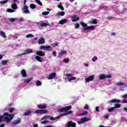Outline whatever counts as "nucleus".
<instances>
[{"label":"nucleus","instance_id":"nucleus-28","mask_svg":"<svg viewBox=\"0 0 127 127\" xmlns=\"http://www.w3.org/2000/svg\"><path fill=\"white\" fill-rule=\"evenodd\" d=\"M33 52H32V50L29 49H27L25 51V54H29V53H32Z\"/></svg>","mask_w":127,"mask_h":127},{"label":"nucleus","instance_id":"nucleus-40","mask_svg":"<svg viewBox=\"0 0 127 127\" xmlns=\"http://www.w3.org/2000/svg\"><path fill=\"white\" fill-rule=\"evenodd\" d=\"M32 80V78H28L26 80H25V83H30V81Z\"/></svg>","mask_w":127,"mask_h":127},{"label":"nucleus","instance_id":"nucleus-7","mask_svg":"<svg viewBox=\"0 0 127 127\" xmlns=\"http://www.w3.org/2000/svg\"><path fill=\"white\" fill-rule=\"evenodd\" d=\"M66 127H76V123L72 121H69Z\"/></svg>","mask_w":127,"mask_h":127},{"label":"nucleus","instance_id":"nucleus-29","mask_svg":"<svg viewBox=\"0 0 127 127\" xmlns=\"http://www.w3.org/2000/svg\"><path fill=\"white\" fill-rule=\"evenodd\" d=\"M30 114H31V111L28 110L27 112L24 113V116H29Z\"/></svg>","mask_w":127,"mask_h":127},{"label":"nucleus","instance_id":"nucleus-37","mask_svg":"<svg viewBox=\"0 0 127 127\" xmlns=\"http://www.w3.org/2000/svg\"><path fill=\"white\" fill-rule=\"evenodd\" d=\"M89 114V112L88 111H85L82 113H81L80 116H87Z\"/></svg>","mask_w":127,"mask_h":127},{"label":"nucleus","instance_id":"nucleus-59","mask_svg":"<svg viewBox=\"0 0 127 127\" xmlns=\"http://www.w3.org/2000/svg\"><path fill=\"white\" fill-rule=\"evenodd\" d=\"M109 115H105L104 116V119H108V118H109Z\"/></svg>","mask_w":127,"mask_h":127},{"label":"nucleus","instance_id":"nucleus-30","mask_svg":"<svg viewBox=\"0 0 127 127\" xmlns=\"http://www.w3.org/2000/svg\"><path fill=\"white\" fill-rule=\"evenodd\" d=\"M66 53H67V51H64L61 52L59 55H60L61 56H63V55H64V54H66Z\"/></svg>","mask_w":127,"mask_h":127},{"label":"nucleus","instance_id":"nucleus-12","mask_svg":"<svg viewBox=\"0 0 127 127\" xmlns=\"http://www.w3.org/2000/svg\"><path fill=\"white\" fill-rule=\"evenodd\" d=\"M71 21L73 22H76V21H77V20H79V17H76V15H73L71 17Z\"/></svg>","mask_w":127,"mask_h":127},{"label":"nucleus","instance_id":"nucleus-22","mask_svg":"<svg viewBox=\"0 0 127 127\" xmlns=\"http://www.w3.org/2000/svg\"><path fill=\"white\" fill-rule=\"evenodd\" d=\"M80 24L82 27H84V28L88 26V25L86 24V23H84L83 21H80Z\"/></svg>","mask_w":127,"mask_h":127},{"label":"nucleus","instance_id":"nucleus-54","mask_svg":"<svg viewBox=\"0 0 127 127\" xmlns=\"http://www.w3.org/2000/svg\"><path fill=\"white\" fill-rule=\"evenodd\" d=\"M123 99H127V94H125L122 96Z\"/></svg>","mask_w":127,"mask_h":127},{"label":"nucleus","instance_id":"nucleus-26","mask_svg":"<svg viewBox=\"0 0 127 127\" xmlns=\"http://www.w3.org/2000/svg\"><path fill=\"white\" fill-rule=\"evenodd\" d=\"M40 25L41 26V27H46V26H48L49 24H47V23H42Z\"/></svg>","mask_w":127,"mask_h":127},{"label":"nucleus","instance_id":"nucleus-9","mask_svg":"<svg viewBox=\"0 0 127 127\" xmlns=\"http://www.w3.org/2000/svg\"><path fill=\"white\" fill-rule=\"evenodd\" d=\"M21 75H22V76L23 77V78H26V77H27L26 70H25L24 69H22L21 70Z\"/></svg>","mask_w":127,"mask_h":127},{"label":"nucleus","instance_id":"nucleus-21","mask_svg":"<svg viewBox=\"0 0 127 127\" xmlns=\"http://www.w3.org/2000/svg\"><path fill=\"white\" fill-rule=\"evenodd\" d=\"M116 86H119V87H121L122 86H125L126 85V83L123 82H119L115 84Z\"/></svg>","mask_w":127,"mask_h":127},{"label":"nucleus","instance_id":"nucleus-14","mask_svg":"<svg viewBox=\"0 0 127 127\" xmlns=\"http://www.w3.org/2000/svg\"><path fill=\"white\" fill-rule=\"evenodd\" d=\"M94 78L95 77L94 76V75L89 76L88 78L85 79V82H90V81H93Z\"/></svg>","mask_w":127,"mask_h":127},{"label":"nucleus","instance_id":"nucleus-38","mask_svg":"<svg viewBox=\"0 0 127 127\" xmlns=\"http://www.w3.org/2000/svg\"><path fill=\"white\" fill-rule=\"evenodd\" d=\"M41 85H42V83H41V81H40L39 80H37L36 81V85L37 86H41Z\"/></svg>","mask_w":127,"mask_h":127},{"label":"nucleus","instance_id":"nucleus-49","mask_svg":"<svg viewBox=\"0 0 127 127\" xmlns=\"http://www.w3.org/2000/svg\"><path fill=\"white\" fill-rule=\"evenodd\" d=\"M49 14V11L42 12L43 15H47V14Z\"/></svg>","mask_w":127,"mask_h":127},{"label":"nucleus","instance_id":"nucleus-18","mask_svg":"<svg viewBox=\"0 0 127 127\" xmlns=\"http://www.w3.org/2000/svg\"><path fill=\"white\" fill-rule=\"evenodd\" d=\"M37 55H38V56L43 57L45 56V54L42 51H39L37 52Z\"/></svg>","mask_w":127,"mask_h":127},{"label":"nucleus","instance_id":"nucleus-43","mask_svg":"<svg viewBox=\"0 0 127 127\" xmlns=\"http://www.w3.org/2000/svg\"><path fill=\"white\" fill-rule=\"evenodd\" d=\"M8 111H9V113H11L13 112V111H14V108H10L8 109Z\"/></svg>","mask_w":127,"mask_h":127},{"label":"nucleus","instance_id":"nucleus-2","mask_svg":"<svg viewBox=\"0 0 127 127\" xmlns=\"http://www.w3.org/2000/svg\"><path fill=\"white\" fill-rule=\"evenodd\" d=\"M14 116L13 114H9L7 112L4 113L3 115H0V124L2 122H6L7 124L10 123L11 120L13 119Z\"/></svg>","mask_w":127,"mask_h":127},{"label":"nucleus","instance_id":"nucleus-47","mask_svg":"<svg viewBox=\"0 0 127 127\" xmlns=\"http://www.w3.org/2000/svg\"><path fill=\"white\" fill-rule=\"evenodd\" d=\"M97 60H98V58L96 57H94L92 59V61H93V62H95V61H96Z\"/></svg>","mask_w":127,"mask_h":127},{"label":"nucleus","instance_id":"nucleus-50","mask_svg":"<svg viewBox=\"0 0 127 127\" xmlns=\"http://www.w3.org/2000/svg\"><path fill=\"white\" fill-rule=\"evenodd\" d=\"M84 110H89V105L86 104L85 106L84 107Z\"/></svg>","mask_w":127,"mask_h":127},{"label":"nucleus","instance_id":"nucleus-23","mask_svg":"<svg viewBox=\"0 0 127 127\" xmlns=\"http://www.w3.org/2000/svg\"><path fill=\"white\" fill-rule=\"evenodd\" d=\"M90 23L91 24H97L98 23V21H97V19H93L90 21Z\"/></svg>","mask_w":127,"mask_h":127},{"label":"nucleus","instance_id":"nucleus-6","mask_svg":"<svg viewBox=\"0 0 127 127\" xmlns=\"http://www.w3.org/2000/svg\"><path fill=\"white\" fill-rule=\"evenodd\" d=\"M107 78H112V75H111V74H108L107 75L105 74H101L99 77L100 80H104V79Z\"/></svg>","mask_w":127,"mask_h":127},{"label":"nucleus","instance_id":"nucleus-51","mask_svg":"<svg viewBox=\"0 0 127 127\" xmlns=\"http://www.w3.org/2000/svg\"><path fill=\"white\" fill-rule=\"evenodd\" d=\"M65 76L66 77H72V76H73V74H71V73H67L65 74Z\"/></svg>","mask_w":127,"mask_h":127},{"label":"nucleus","instance_id":"nucleus-34","mask_svg":"<svg viewBox=\"0 0 127 127\" xmlns=\"http://www.w3.org/2000/svg\"><path fill=\"white\" fill-rule=\"evenodd\" d=\"M36 2L41 6H42V2L40 1V0H36Z\"/></svg>","mask_w":127,"mask_h":127},{"label":"nucleus","instance_id":"nucleus-62","mask_svg":"<svg viewBox=\"0 0 127 127\" xmlns=\"http://www.w3.org/2000/svg\"><path fill=\"white\" fill-rule=\"evenodd\" d=\"M123 110H124V111H126V112H127V108L124 107V108H123Z\"/></svg>","mask_w":127,"mask_h":127},{"label":"nucleus","instance_id":"nucleus-1","mask_svg":"<svg viewBox=\"0 0 127 127\" xmlns=\"http://www.w3.org/2000/svg\"><path fill=\"white\" fill-rule=\"evenodd\" d=\"M71 109H72V106L69 105L68 106H66L59 109V113H63V112H64L65 113H63L55 118L51 117H50V120L51 121H55L58 119H60V118H62V117H64V116H68V115H71V114H72V111H68L69 110H71Z\"/></svg>","mask_w":127,"mask_h":127},{"label":"nucleus","instance_id":"nucleus-19","mask_svg":"<svg viewBox=\"0 0 127 127\" xmlns=\"http://www.w3.org/2000/svg\"><path fill=\"white\" fill-rule=\"evenodd\" d=\"M38 108L39 109H41V110H44V109H46L47 108V106H46V105H38Z\"/></svg>","mask_w":127,"mask_h":127},{"label":"nucleus","instance_id":"nucleus-15","mask_svg":"<svg viewBox=\"0 0 127 127\" xmlns=\"http://www.w3.org/2000/svg\"><path fill=\"white\" fill-rule=\"evenodd\" d=\"M21 119L18 118L17 120H15L14 122H12V125L16 126V125H18L20 123Z\"/></svg>","mask_w":127,"mask_h":127},{"label":"nucleus","instance_id":"nucleus-45","mask_svg":"<svg viewBox=\"0 0 127 127\" xmlns=\"http://www.w3.org/2000/svg\"><path fill=\"white\" fill-rule=\"evenodd\" d=\"M115 109V107L109 108L108 109V112H109L110 113H112V112H113V111H114Z\"/></svg>","mask_w":127,"mask_h":127},{"label":"nucleus","instance_id":"nucleus-53","mask_svg":"<svg viewBox=\"0 0 127 127\" xmlns=\"http://www.w3.org/2000/svg\"><path fill=\"white\" fill-rule=\"evenodd\" d=\"M49 116H46L45 117H44L43 118H42L41 120L43 121V120H46V119H47V118H49Z\"/></svg>","mask_w":127,"mask_h":127},{"label":"nucleus","instance_id":"nucleus-4","mask_svg":"<svg viewBox=\"0 0 127 127\" xmlns=\"http://www.w3.org/2000/svg\"><path fill=\"white\" fill-rule=\"evenodd\" d=\"M40 49H46L47 51H52L53 50L50 46H45L44 45L41 46Z\"/></svg>","mask_w":127,"mask_h":127},{"label":"nucleus","instance_id":"nucleus-24","mask_svg":"<svg viewBox=\"0 0 127 127\" xmlns=\"http://www.w3.org/2000/svg\"><path fill=\"white\" fill-rule=\"evenodd\" d=\"M11 7H12V9H17V5H16V3L14 2L11 5Z\"/></svg>","mask_w":127,"mask_h":127},{"label":"nucleus","instance_id":"nucleus-27","mask_svg":"<svg viewBox=\"0 0 127 127\" xmlns=\"http://www.w3.org/2000/svg\"><path fill=\"white\" fill-rule=\"evenodd\" d=\"M57 15H60L61 16H64V15H65V13L64 11H59Z\"/></svg>","mask_w":127,"mask_h":127},{"label":"nucleus","instance_id":"nucleus-10","mask_svg":"<svg viewBox=\"0 0 127 127\" xmlns=\"http://www.w3.org/2000/svg\"><path fill=\"white\" fill-rule=\"evenodd\" d=\"M55 77H56V73L54 72L51 73L49 77H48V79L49 80H52L53 79H54V78H55Z\"/></svg>","mask_w":127,"mask_h":127},{"label":"nucleus","instance_id":"nucleus-52","mask_svg":"<svg viewBox=\"0 0 127 127\" xmlns=\"http://www.w3.org/2000/svg\"><path fill=\"white\" fill-rule=\"evenodd\" d=\"M73 80H76V77H72L71 78L68 79V81H72Z\"/></svg>","mask_w":127,"mask_h":127},{"label":"nucleus","instance_id":"nucleus-58","mask_svg":"<svg viewBox=\"0 0 127 127\" xmlns=\"http://www.w3.org/2000/svg\"><path fill=\"white\" fill-rule=\"evenodd\" d=\"M18 21H20V22L23 21V18H19V19H18Z\"/></svg>","mask_w":127,"mask_h":127},{"label":"nucleus","instance_id":"nucleus-20","mask_svg":"<svg viewBox=\"0 0 127 127\" xmlns=\"http://www.w3.org/2000/svg\"><path fill=\"white\" fill-rule=\"evenodd\" d=\"M0 36H1L3 38H6V35H5V33H4L2 31H0Z\"/></svg>","mask_w":127,"mask_h":127},{"label":"nucleus","instance_id":"nucleus-35","mask_svg":"<svg viewBox=\"0 0 127 127\" xmlns=\"http://www.w3.org/2000/svg\"><path fill=\"white\" fill-rule=\"evenodd\" d=\"M26 37H27V38H30L31 37H34V36L32 34H28L26 35Z\"/></svg>","mask_w":127,"mask_h":127},{"label":"nucleus","instance_id":"nucleus-41","mask_svg":"<svg viewBox=\"0 0 127 127\" xmlns=\"http://www.w3.org/2000/svg\"><path fill=\"white\" fill-rule=\"evenodd\" d=\"M8 61L4 60L2 61V64L4 65H6L7 64Z\"/></svg>","mask_w":127,"mask_h":127},{"label":"nucleus","instance_id":"nucleus-31","mask_svg":"<svg viewBox=\"0 0 127 127\" xmlns=\"http://www.w3.org/2000/svg\"><path fill=\"white\" fill-rule=\"evenodd\" d=\"M30 7L32 9H34L36 8V6L34 4H31L30 5Z\"/></svg>","mask_w":127,"mask_h":127},{"label":"nucleus","instance_id":"nucleus-25","mask_svg":"<svg viewBox=\"0 0 127 127\" xmlns=\"http://www.w3.org/2000/svg\"><path fill=\"white\" fill-rule=\"evenodd\" d=\"M35 58L37 60V61H38L39 62H42V60H41V57L37 56L35 57Z\"/></svg>","mask_w":127,"mask_h":127},{"label":"nucleus","instance_id":"nucleus-63","mask_svg":"<svg viewBox=\"0 0 127 127\" xmlns=\"http://www.w3.org/2000/svg\"><path fill=\"white\" fill-rule=\"evenodd\" d=\"M54 44L55 46H57L58 45V43H55Z\"/></svg>","mask_w":127,"mask_h":127},{"label":"nucleus","instance_id":"nucleus-5","mask_svg":"<svg viewBox=\"0 0 127 127\" xmlns=\"http://www.w3.org/2000/svg\"><path fill=\"white\" fill-rule=\"evenodd\" d=\"M35 113L36 114H39V115H43L45 114H47V113H48V111L46 110H38L35 111Z\"/></svg>","mask_w":127,"mask_h":127},{"label":"nucleus","instance_id":"nucleus-32","mask_svg":"<svg viewBox=\"0 0 127 127\" xmlns=\"http://www.w3.org/2000/svg\"><path fill=\"white\" fill-rule=\"evenodd\" d=\"M58 7L59 8H60V9H61V10H64V7H63V6H62V4H58Z\"/></svg>","mask_w":127,"mask_h":127},{"label":"nucleus","instance_id":"nucleus-46","mask_svg":"<svg viewBox=\"0 0 127 127\" xmlns=\"http://www.w3.org/2000/svg\"><path fill=\"white\" fill-rule=\"evenodd\" d=\"M80 27V24L78 23H76L75 24V28L78 29Z\"/></svg>","mask_w":127,"mask_h":127},{"label":"nucleus","instance_id":"nucleus-61","mask_svg":"<svg viewBox=\"0 0 127 127\" xmlns=\"http://www.w3.org/2000/svg\"><path fill=\"white\" fill-rule=\"evenodd\" d=\"M33 127H38V125L37 124H34V125H33Z\"/></svg>","mask_w":127,"mask_h":127},{"label":"nucleus","instance_id":"nucleus-11","mask_svg":"<svg viewBox=\"0 0 127 127\" xmlns=\"http://www.w3.org/2000/svg\"><path fill=\"white\" fill-rule=\"evenodd\" d=\"M109 104H112V103H121V100L117 99H113L112 100H110L108 101Z\"/></svg>","mask_w":127,"mask_h":127},{"label":"nucleus","instance_id":"nucleus-39","mask_svg":"<svg viewBox=\"0 0 127 127\" xmlns=\"http://www.w3.org/2000/svg\"><path fill=\"white\" fill-rule=\"evenodd\" d=\"M114 108L115 109H119V108H121V104H116L115 106H114Z\"/></svg>","mask_w":127,"mask_h":127},{"label":"nucleus","instance_id":"nucleus-60","mask_svg":"<svg viewBox=\"0 0 127 127\" xmlns=\"http://www.w3.org/2000/svg\"><path fill=\"white\" fill-rule=\"evenodd\" d=\"M126 103H127V100H123V104H125Z\"/></svg>","mask_w":127,"mask_h":127},{"label":"nucleus","instance_id":"nucleus-57","mask_svg":"<svg viewBox=\"0 0 127 127\" xmlns=\"http://www.w3.org/2000/svg\"><path fill=\"white\" fill-rule=\"evenodd\" d=\"M99 106H97L96 107L95 110H96V112H100V110L99 109Z\"/></svg>","mask_w":127,"mask_h":127},{"label":"nucleus","instance_id":"nucleus-3","mask_svg":"<svg viewBox=\"0 0 127 127\" xmlns=\"http://www.w3.org/2000/svg\"><path fill=\"white\" fill-rule=\"evenodd\" d=\"M90 120V118L84 117L81 118L80 121L78 122V125H82V124H84V123H86V122H89Z\"/></svg>","mask_w":127,"mask_h":127},{"label":"nucleus","instance_id":"nucleus-17","mask_svg":"<svg viewBox=\"0 0 127 127\" xmlns=\"http://www.w3.org/2000/svg\"><path fill=\"white\" fill-rule=\"evenodd\" d=\"M67 21V20L66 19H62L60 21L59 24H61L62 25H63V24H64V23H66Z\"/></svg>","mask_w":127,"mask_h":127},{"label":"nucleus","instance_id":"nucleus-56","mask_svg":"<svg viewBox=\"0 0 127 127\" xmlns=\"http://www.w3.org/2000/svg\"><path fill=\"white\" fill-rule=\"evenodd\" d=\"M64 62H65V63H68V62H69V59H65L64 60Z\"/></svg>","mask_w":127,"mask_h":127},{"label":"nucleus","instance_id":"nucleus-8","mask_svg":"<svg viewBox=\"0 0 127 127\" xmlns=\"http://www.w3.org/2000/svg\"><path fill=\"white\" fill-rule=\"evenodd\" d=\"M95 28L94 26H87V27L83 28V30H94Z\"/></svg>","mask_w":127,"mask_h":127},{"label":"nucleus","instance_id":"nucleus-44","mask_svg":"<svg viewBox=\"0 0 127 127\" xmlns=\"http://www.w3.org/2000/svg\"><path fill=\"white\" fill-rule=\"evenodd\" d=\"M7 12H14V10L9 8L7 9Z\"/></svg>","mask_w":127,"mask_h":127},{"label":"nucleus","instance_id":"nucleus-16","mask_svg":"<svg viewBox=\"0 0 127 127\" xmlns=\"http://www.w3.org/2000/svg\"><path fill=\"white\" fill-rule=\"evenodd\" d=\"M24 11L26 14L30 13V11H29V10H28V7L26 5H25V6H24Z\"/></svg>","mask_w":127,"mask_h":127},{"label":"nucleus","instance_id":"nucleus-64","mask_svg":"<svg viewBox=\"0 0 127 127\" xmlns=\"http://www.w3.org/2000/svg\"><path fill=\"white\" fill-rule=\"evenodd\" d=\"M4 127V125L3 124H1V125H0V127Z\"/></svg>","mask_w":127,"mask_h":127},{"label":"nucleus","instance_id":"nucleus-48","mask_svg":"<svg viewBox=\"0 0 127 127\" xmlns=\"http://www.w3.org/2000/svg\"><path fill=\"white\" fill-rule=\"evenodd\" d=\"M47 123H49V121L45 120L44 121H42L41 123L42 124L45 125L46 124H47Z\"/></svg>","mask_w":127,"mask_h":127},{"label":"nucleus","instance_id":"nucleus-36","mask_svg":"<svg viewBox=\"0 0 127 127\" xmlns=\"http://www.w3.org/2000/svg\"><path fill=\"white\" fill-rule=\"evenodd\" d=\"M25 53H23L22 54H17L16 56H15L16 58H18V57H21V56H22V55H25Z\"/></svg>","mask_w":127,"mask_h":127},{"label":"nucleus","instance_id":"nucleus-33","mask_svg":"<svg viewBox=\"0 0 127 127\" xmlns=\"http://www.w3.org/2000/svg\"><path fill=\"white\" fill-rule=\"evenodd\" d=\"M9 0H5L4 1H1L0 2V3H1V4H5V3H7V2H8V1Z\"/></svg>","mask_w":127,"mask_h":127},{"label":"nucleus","instance_id":"nucleus-13","mask_svg":"<svg viewBox=\"0 0 127 127\" xmlns=\"http://www.w3.org/2000/svg\"><path fill=\"white\" fill-rule=\"evenodd\" d=\"M38 43H39V44H44V43H45V39L43 38H40L38 41Z\"/></svg>","mask_w":127,"mask_h":127},{"label":"nucleus","instance_id":"nucleus-55","mask_svg":"<svg viewBox=\"0 0 127 127\" xmlns=\"http://www.w3.org/2000/svg\"><path fill=\"white\" fill-rule=\"evenodd\" d=\"M56 51H54L53 52V56H54V57H56Z\"/></svg>","mask_w":127,"mask_h":127},{"label":"nucleus","instance_id":"nucleus-42","mask_svg":"<svg viewBox=\"0 0 127 127\" xmlns=\"http://www.w3.org/2000/svg\"><path fill=\"white\" fill-rule=\"evenodd\" d=\"M8 20L10 22H14V21H15V18H11L9 19Z\"/></svg>","mask_w":127,"mask_h":127}]
</instances>
